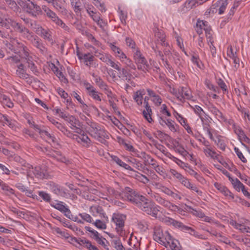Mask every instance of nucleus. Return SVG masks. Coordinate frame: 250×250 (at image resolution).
Returning <instances> with one entry per match:
<instances>
[{
  "label": "nucleus",
  "mask_w": 250,
  "mask_h": 250,
  "mask_svg": "<svg viewBox=\"0 0 250 250\" xmlns=\"http://www.w3.org/2000/svg\"><path fill=\"white\" fill-rule=\"evenodd\" d=\"M143 211L156 218L159 211V207L151 203L148 199L142 195L135 205Z\"/></svg>",
  "instance_id": "f257e3e1"
},
{
  "label": "nucleus",
  "mask_w": 250,
  "mask_h": 250,
  "mask_svg": "<svg viewBox=\"0 0 250 250\" xmlns=\"http://www.w3.org/2000/svg\"><path fill=\"white\" fill-rule=\"evenodd\" d=\"M142 195L129 187H125L118 195V197L136 205Z\"/></svg>",
  "instance_id": "f03ea898"
},
{
  "label": "nucleus",
  "mask_w": 250,
  "mask_h": 250,
  "mask_svg": "<svg viewBox=\"0 0 250 250\" xmlns=\"http://www.w3.org/2000/svg\"><path fill=\"white\" fill-rule=\"evenodd\" d=\"M90 128L89 132L90 135L95 139L103 143L104 138H108V133L102 128L98 124L95 123H91L89 125Z\"/></svg>",
  "instance_id": "7ed1b4c3"
},
{
  "label": "nucleus",
  "mask_w": 250,
  "mask_h": 250,
  "mask_svg": "<svg viewBox=\"0 0 250 250\" xmlns=\"http://www.w3.org/2000/svg\"><path fill=\"white\" fill-rule=\"evenodd\" d=\"M43 10L46 14V16L49 18L54 23L58 26H60L64 31L69 32L70 28L67 26L59 17L56 13L49 9L48 7L44 6L42 8Z\"/></svg>",
  "instance_id": "20e7f679"
},
{
  "label": "nucleus",
  "mask_w": 250,
  "mask_h": 250,
  "mask_svg": "<svg viewBox=\"0 0 250 250\" xmlns=\"http://www.w3.org/2000/svg\"><path fill=\"white\" fill-rule=\"evenodd\" d=\"M42 151L49 157L52 158L53 160L58 162L66 163V159L62 155V153L59 151L55 150L51 148H44Z\"/></svg>",
  "instance_id": "39448f33"
},
{
  "label": "nucleus",
  "mask_w": 250,
  "mask_h": 250,
  "mask_svg": "<svg viewBox=\"0 0 250 250\" xmlns=\"http://www.w3.org/2000/svg\"><path fill=\"white\" fill-rule=\"evenodd\" d=\"M51 206L59 210L68 218L73 219L72 215L70 210L68 207L65 205L61 201H55L51 204Z\"/></svg>",
  "instance_id": "423d86ee"
},
{
  "label": "nucleus",
  "mask_w": 250,
  "mask_h": 250,
  "mask_svg": "<svg viewBox=\"0 0 250 250\" xmlns=\"http://www.w3.org/2000/svg\"><path fill=\"white\" fill-rule=\"evenodd\" d=\"M134 53V59L136 63L137 64V68L139 70L144 71L145 69H146V65L147 62L146 61L139 50L136 49Z\"/></svg>",
  "instance_id": "0eeeda50"
},
{
  "label": "nucleus",
  "mask_w": 250,
  "mask_h": 250,
  "mask_svg": "<svg viewBox=\"0 0 250 250\" xmlns=\"http://www.w3.org/2000/svg\"><path fill=\"white\" fill-rule=\"evenodd\" d=\"M24 9L27 13L34 17H36L42 13L40 7L32 1L26 3L24 5Z\"/></svg>",
  "instance_id": "6e6552de"
},
{
  "label": "nucleus",
  "mask_w": 250,
  "mask_h": 250,
  "mask_svg": "<svg viewBox=\"0 0 250 250\" xmlns=\"http://www.w3.org/2000/svg\"><path fill=\"white\" fill-rule=\"evenodd\" d=\"M125 215L120 214H114L112 218V221L116 224V229L117 232L120 234L125 226Z\"/></svg>",
  "instance_id": "1a4fd4ad"
},
{
  "label": "nucleus",
  "mask_w": 250,
  "mask_h": 250,
  "mask_svg": "<svg viewBox=\"0 0 250 250\" xmlns=\"http://www.w3.org/2000/svg\"><path fill=\"white\" fill-rule=\"evenodd\" d=\"M154 199L160 205L170 209L172 211H176L178 209V207L169 201L162 198L159 195H154Z\"/></svg>",
  "instance_id": "9d476101"
},
{
  "label": "nucleus",
  "mask_w": 250,
  "mask_h": 250,
  "mask_svg": "<svg viewBox=\"0 0 250 250\" xmlns=\"http://www.w3.org/2000/svg\"><path fill=\"white\" fill-rule=\"evenodd\" d=\"M154 199L160 205L170 209L172 211H176L178 209V207L169 201L162 198L159 195H154Z\"/></svg>",
  "instance_id": "9b49d317"
},
{
  "label": "nucleus",
  "mask_w": 250,
  "mask_h": 250,
  "mask_svg": "<svg viewBox=\"0 0 250 250\" xmlns=\"http://www.w3.org/2000/svg\"><path fill=\"white\" fill-rule=\"evenodd\" d=\"M175 95L180 101H183L185 99L189 100L192 97L191 90L187 87L179 88L178 93H176Z\"/></svg>",
  "instance_id": "f8f14e48"
},
{
  "label": "nucleus",
  "mask_w": 250,
  "mask_h": 250,
  "mask_svg": "<svg viewBox=\"0 0 250 250\" xmlns=\"http://www.w3.org/2000/svg\"><path fill=\"white\" fill-rule=\"evenodd\" d=\"M37 33L39 34L43 39L53 43L52 38V33L48 28H43L42 26L38 27L36 30Z\"/></svg>",
  "instance_id": "ddd939ff"
},
{
  "label": "nucleus",
  "mask_w": 250,
  "mask_h": 250,
  "mask_svg": "<svg viewBox=\"0 0 250 250\" xmlns=\"http://www.w3.org/2000/svg\"><path fill=\"white\" fill-rule=\"evenodd\" d=\"M15 30L20 33H22L24 36H26L28 39L33 38L29 30L24 26H22L21 23L16 21L14 26L13 27Z\"/></svg>",
  "instance_id": "4468645a"
},
{
  "label": "nucleus",
  "mask_w": 250,
  "mask_h": 250,
  "mask_svg": "<svg viewBox=\"0 0 250 250\" xmlns=\"http://www.w3.org/2000/svg\"><path fill=\"white\" fill-rule=\"evenodd\" d=\"M162 191L167 195L171 196L175 200L181 199V193L175 189H171L167 187H163Z\"/></svg>",
  "instance_id": "2eb2a0df"
},
{
  "label": "nucleus",
  "mask_w": 250,
  "mask_h": 250,
  "mask_svg": "<svg viewBox=\"0 0 250 250\" xmlns=\"http://www.w3.org/2000/svg\"><path fill=\"white\" fill-rule=\"evenodd\" d=\"M18 44L19 47L21 48L19 52L20 53V56L21 59L24 60V61L27 58H29L32 56L31 53L30 52L28 48L25 45L22 44L20 43L19 42H17Z\"/></svg>",
  "instance_id": "dca6fc26"
},
{
  "label": "nucleus",
  "mask_w": 250,
  "mask_h": 250,
  "mask_svg": "<svg viewBox=\"0 0 250 250\" xmlns=\"http://www.w3.org/2000/svg\"><path fill=\"white\" fill-rule=\"evenodd\" d=\"M214 186L225 196L229 197L231 199L234 198L233 194L226 187L217 182H215L214 184Z\"/></svg>",
  "instance_id": "f3484780"
},
{
  "label": "nucleus",
  "mask_w": 250,
  "mask_h": 250,
  "mask_svg": "<svg viewBox=\"0 0 250 250\" xmlns=\"http://www.w3.org/2000/svg\"><path fill=\"white\" fill-rule=\"evenodd\" d=\"M31 167V170L30 171L33 173L35 177L39 179H43L46 176V170L40 167H36L34 168Z\"/></svg>",
  "instance_id": "a211bd4d"
},
{
  "label": "nucleus",
  "mask_w": 250,
  "mask_h": 250,
  "mask_svg": "<svg viewBox=\"0 0 250 250\" xmlns=\"http://www.w3.org/2000/svg\"><path fill=\"white\" fill-rule=\"evenodd\" d=\"M16 21L11 19L8 15L4 16V19L0 21V25L5 27L6 29H9L10 26L12 27L14 26Z\"/></svg>",
  "instance_id": "6ab92c4d"
},
{
  "label": "nucleus",
  "mask_w": 250,
  "mask_h": 250,
  "mask_svg": "<svg viewBox=\"0 0 250 250\" xmlns=\"http://www.w3.org/2000/svg\"><path fill=\"white\" fill-rule=\"evenodd\" d=\"M90 212L94 217L102 218L104 216V210L100 206H92L90 208Z\"/></svg>",
  "instance_id": "aec40b11"
},
{
  "label": "nucleus",
  "mask_w": 250,
  "mask_h": 250,
  "mask_svg": "<svg viewBox=\"0 0 250 250\" xmlns=\"http://www.w3.org/2000/svg\"><path fill=\"white\" fill-rule=\"evenodd\" d=\"M145 94V89H140L137 90L133 96V99L137 104L141 105L143 103V96Z\"/></svg>",
  "instance_id": "412c9836"
},
{
  "label": "nucleus",
  "mask_w": 250,
  "mask_h": 250,
  "mask_svg": "<svg viewBox=\"0 0 250 250\" xmlns=\"http://www.w3.org/2000/svg\"><path fill=\"white\" fill-rule=\"evenodd\" d=\"M228 4V0H220L213 5L218 8V14L221 15L224 13Z\"/></svg>",
  "instance_id": "4be33fe9"
},
{
  "label": "nucleus",
  "mask_w": 250,
  "mask_h": 250,
  "mask_svg": "<svg viewBox=\"0 0 250 250\" xmlns=\"http://www.w3.org/2000/svg\"><path fill=\"white\" fill-rule=\"evenodd\" d=\"M110 48L111 50L114 52L115 55L119 58L121 61L124 58H125L126 55L122 51V50L118 46L114 44H111Z\"/></svg>",
  "instance_id": "5701e85b"
},
{
  "label": "nucleus",
  "mask_w": 250,
  "mask_h": 250,
  "mask_svg": "<svg viewBox=\"0 0 250 250\" xmlns=\"http://www.w3.org/2000/svg\"><path fill=\"white\" fill-rule=\"evenodd\" d=\"M120 74L121 75L122 79L127 83H129L131 81L132 78H134V77L130 73L129 71L125 68H122L120 71Z\"/></svg>",
  "instance_id": "b1692460"
},
{
  "label": "nucleus",
  "mask_w": 250,
  "mask_h": 250,
  "mask_svg": "<svg viewBox=\"0 0 250 250\" xmlns=\"http://www.w3.org/2000/svg\"><path fill=\"white\" fill-rule=\"evenodd\" d=\"M65 120L71 125L72 129L76 126H81L80 121L73 116L69 115Z\"/></svg>",
  "instance_id": "393cba45"
},
{
  "label": "nucleus",
  "mask_w": 250,
  "mask_h": 250,
  "mask_svg": "<svg viewBox=\"0 0 250 250\" xmlns=\"http://www.w3.org/2000/svg\"><path fill=\"white\" fill-rule=\"evenodd\" d=\"M157 30V31L155 32V36L157 39L158 41L160 42V43L162 46H168V43L165 42V35L163 32L160 31L158 29Z\"/></svg>",
  "instance_id": "a878e982"
},
{
  "label": "nucleus",
  "mask_w": 250,
  "mask_h": 250,
  "mask_svg": "<svg viewBox=\"0 0 250 250\" xmlns=\"http://www.w3.org/2000/svg\"><path fill=\"white\" fill-rule=\"evenodd\" d=\"M145 106L146 109H145L143 112L144 117L149 123H151L153 121V120L151 117L152 113L150 106L149 104L147 105H145Z\"/></svg>",
  "instance_id": "bb28decb"
},
{
  "label": "nucleus",
  "mask_w": 250,
  "mask_h": 250,
  "mask_svg": "<svg viewBox=\"0 0 250 250\" xmlns=\"http://www.w3.org/2000/svg\"><path fill=\"white\" fill-rule=\"evenodd\" d=\"M70 1L75 12L77 13H81L83 5L80 0H70Z\"/></svg>",
  "instance_id": "cd10ccee"
},
{
  "label": "nucleus",
  "mask_w": 250,
  "mask_h": 250,
  "mask_svg": "<svg viewBox=\"0 0 250 250\" xmlns=\"http://www.w3.org/2000/svg\"><path fill=\"white\" fill-rule=\"evenodd\" d=\"M18 69L16 71V74L21 78L27 79L28 75L26 73L24 69V65L21 63L18 66Z\"/></svg>",
  "instance_id": "c85d7f7f"
},
{
  "label": "nucleus",
  "mask_w": 250,
  "mask_h": 250,
  "mask_svg": "<svg viewBox=\"0 0 250 250\" xmlns=\"http://www.w3.org/2000/svg\"><path fill=\"white\" fill-rule=\"evenodd\" d=\"M207 38L208 41V45L209 46L210 51L213 56H215L216 53V48L214 46L213 43V41L211 33H208V35H207Z\"/></svg>",
  "instance_id": "c756f323"
},
{
  "label": "nucleus",
  "mask_w": 250,
  "mask_h": 250,
  "mask_svg": "<svg viewBox=\"0 0 250 250\" xmlns=\"http://www.w3.org/2000/svg\"><path fill=\"white\" fill-rule=\"evenodd\" d=\"M32 44L38 48L42 53H43L45 50V48L42 45V43L39 41L38 38L37 37L36 38H33L31 40Z\"/></svg>",
  "instance_id": "7c9ffc66"
},
{
  "label": "nucleus",
  "mask_w": 250,
  "mask_h": 250,
  "mask_svg": "<svg viewBox=\"0 0 250 250\" xmlns=\"http://www.w3.org/2000/svg\"><path fill=\"white\" fill-rule=\"evenodd\" d=\"M208 22L207 21H198L196 24V27L202 28L205 32L207 35H208V33H210L211 30L209 27L208 26Z\"/></svg>",
  "instance_id": "2f4dec72"
},
{
  "label": "nucleus",
  "mask_w": 250,
  "mask_h": 250,
  "mask_svg": "<svg viewBox=\"0 0 250 250\" xmlns=\"http://www.w3.org/2000/svg\"><path fill=\"white\" fill-rule=\"evenodd\" d=\"M111 158L112 159V160L114 161L120 166L124 168H125V169H127V170H132L131 167L129 165L125 164V163L123 162L118 157H117L116 156H111Z\"/></svg>",
  "instance_id": "473e14b6"
},
{
  "label": "nucleus",
  "mask_w": 250,
  "mask_h": 250,
  "mask_svg": "<svg viewBox=\"0 0 250 250\" xmlns=\"http://www.w3.org/2000/svg\"><path fill=\"white\" fill-rule=\"evenodd\" d=\"M0 100L2 104L9 108L14 106V104L11 100L6 95L1 94L0 96Z\"/></svg>",
  "instance_id": "72a5a7b5"
},
{
  "label": "nucleus",
  "mask_w": 250,
  "mask_h": 250,
  "mask_svg": "<svg viewBox=\"0 0 250 250\" xmlns=\"http://www.w3.org/2000/svg\"><path fill=\"white\" fill-rule=\"evenodd\" d=\"M87 94L90 97L95 101L101 102L102 100L100 95H102V94L98 92L95 88L89 91Z\"/></svg>",
  "instance_id": "f704fd0d"
},
{
  "label": "nucleus",
  "mask_w": 250,
  "mask_h": 250,
  "mask_svg": "<svg viewBox=\"0 0 250 250\" xmlns=\"http://www.w3.org/2000/svg\"><path fill=\"white\" fill-rule=\"evenodd\" d=\"M83 57H80V59H83L85 65L87 66H90L91 62L93 61L94 57L90 53L82 54Z\"/></svg>",
  "instance_id": "c9c22d12"
},
{
  "label": "nucleus",
  "mask_w": 250,
  "mask_h": 250,
  "mask_svg": "<svg viewBox=\"0 0 250 250\" xmlns=\"http://www.w3.org/2000/svg\"><path fill=\"white\" fill-rule=\"evenodd\" d=\"M210 111L215 116L216 118L220 119L224 121L226 120L222 112L215 106L210 107Z\"/></svg>",
  "instance_id": "e433bc0d"
},
{
  "label": "nucleus",
  "mask_w": 250,
  "mask_h": 250,
  "mask_svg": "<svg viewBox=\"0 0 250 250\" xmlns=\"http://www.w3.org/2000/svg\"><path fill=\"white\" fill-rule=\"evenodd\" d=\"M92 76L95 77V83L96 84L100 87V89L103 90L105 89L108 86L107 84L99 76H95L94 74H93Z\"/></svg>",
  "instance_id": "4c0bfd02"
},
{
  "label": "nucleus",
  "mask_w": 250,
  "mask_h": 250,
  "mask_svg": "<svg viewBox=\"0 0 250 250\" xmlns=\"http://www.w3.org/2000/svg\"><path fill=\"white\" fill-rule=\"evenodd\" d=\"M232 127L234 132L240 138H241L242 137H245L247 139V136L246 135L244 131L240 126H237L234 124H233Z\"/></svg>",
  "instance_id": "58836bf2"
},
{
  "label": "nucleus",
  "mask_w": 250,
  "mask_h": 250,
  "mask_svg": "<svg viewBox=\"0 0 250 250\" xmlns=\"http://www.w3.org/2000/svg\"><path fill=\"white\" fill-rule=\"evenodd\" d=\"M79 143L82 144L83 146H88L90 143V140L88 138V137L84 134L83 132L82 134L80 135V139Z\"/></svg>",
  "instance_id": "ea45409f"
},
{
  "label": "nucleus",
  "mask_w": 250,
  "mask_h": 250,
  "mask_svg": "<svg viewBox=\"0 0 250 250\" xmlns=\"http://www.w3.org/2000/svg\"><path fill=\"white\" fill-rule=\"evenodd\" d=\"M112 246L116 250H125V248L123 247L120 240L119 239H113L111 241Z\"/></svg>",
  "instance_id": "a19ab883"
},
{
  "label": "nucleus",
  "mask_w": 250,
  "mask_h": 250,
  "mask_svg": "<svg viewBox=\"0 0 250 250\" xmlns=\"http://www.w3.org/2000/svg\"><path fill=\"white\" fill-rule=\"evenodd\" d=\"M25 62L28 63V67L31 70L32 72H33L34 73L38 72L36 67L35 66V63L33 62V58L32 56L29 57V58H28L27 59L25 60Z\"/></svg>",
  "instance_id": "79ce46f5"
},
{
  "label": "nucleus",
  "mask_w": 250,
  "mask_h": 250,
  "mask_svg": "<svg viewBox=\"0 0 250 250\" xmlns=\"http://www.w3.org/2000/svg\"><path fill=\"white\" fill-rule=\"evenodd\" d=\"M60 0H57L56 2H54V7L61 14L65 15L67 14V10L62 5L58 3Z\"/></svg>",
  "instance_id": "37998d69"
},
{
  "label": "nucleus",
  "mask_w": 250,
  "mask_h": 250,
  "mask_svg": "<svg viewBox=\"0 0 250 250\" xmlns=\"http://www.w3.org/2000/svg\"><path fill=\"white\" fill-rule=\"evenodd\" d=\"M215 143L222 150L224 151L226 149V144L224 141L221 138L220 136H217L215 140H214Z\"/></svg>",
  "instance_id": "c03bdc74"
},
{
  "label": "nucleus",
  "mask_w": 250,
  "mask_h": 250,
  "mask_svg": "<svg viewBox=\"0 0 250 250\" xmlns=\"http://www.w3.org/2000/svg\"><path fill=\"white\" fill-rule=\"evenodd\" d=\"M154 239L160 244H165L166 241H164V237L159 231H155L154 234Z\"/></svg>",
  "instance_id": "a18cd8bd"
},
{
  "label": "nucleus",
  "mask_w": 250,
  "mask_h": 250,
  "mask_svg": "<svg viewBox=\"0 0 250 250\" xmlns=\"http://www.w3.org/2000/svg\"><path fill=\"white\" fill-rule=\"evenodd\" d=\"M121 61L124 63L127 67H128L133 70L136 69L135 65L133 63L132 61L126 56H125V58H124Z\"/></svg>",
  "instance_id": "49530a36"
},
{
  "label": "nucleus",
  "mask_w": 250,
  "mask_h": 250,
  "mask_svg": "<svg viewBox=\"0 0 250 250\" xmlns=\"http://www.w3.org/2000/svg\"><path fill=\"white\" fill-rule=\"evenodd\" d=\"M5 2L8 5L9 7L14 11H17L19 7L16 2L13 0H4Z\"/></svg>",
  "instance_id": "de8ad7c7"
},
{
  "label": "nucleus",
  "mask_w": 250,
  "mask_h": 250,
  "mask_svg": "<svg viewBox=\"0 0 250 250\" xmlns=\"http://www.w3.org/2000/svg\"><path fill=\"white\" fill-rule=\"evenodd\" d=\"M135 178L141 182L146 184L149 182V179L145 175H144L140 173L136 172L135 175Z\"/></svg>",
  "instance_id": "09e8293b"
},
{
  "label": "nucleus",
  "mask_w": 250,
  "mask_h": 250,
  "mask_svg": "<svg viewBox=\"0 0 250 250\" xmlns=\"http://www.w3.org/2000/svg\"><path fill=\"white\" fill-rule=\"evenodd\" d=\"M169 172L173 176L178 179L180 182L184 178L181 173L174 169H170Z\"/></svg>",
  "instance_id": "8fccbe9b"
},
{
  "label": "nucleus",
  "mask_w": 250,
  "mask_h": 250,
  "mask_svg": "<svg viewBox=\"0 0 250 250\" xmlns=\"http://www.w3.org/2000/svg\"><path fill=\"white\" fill-rule=\"evenodd\" d=\"M172 159L181 168L186 170V168L188 167V164L184 163L179 159L173 156Z\"/></svg>",
  "instance_id": "3c124183"
},
{
  "label": "nucleus",
  "mask_w": 250,
  "mask_h": 250,
  "mask_svg": "<svg viewBox=\"0 0 250 250\" xmlns=\"http://www.w3.org/2000/svg\"><path fill=\"white\" fill-rule=\"evenodd\" d=\"M170 242V243L168 245V246L172 250H180V246L177 240H173Z\"/></svg>",
  "instance_id": "603ef678"
},
{
  "label": "nucleus",
  "mask_w": 250,
  "mask_h": 250,
  "mask_svg": "<svg viewBox=\"0 0 250 250\" xmlns=\"http://www.w3.org/2000/svg\"><path fill=\"white\" fill-rule=\"evenodd\" d=\"M204 151L207 156H210L214 159H217L216 153L214 151H212L210 149L207 148L205 149Z\"/></svg>",
  "instance_id": "864d4df0"
},
{
  "label": "nucleus",
  "mask_w": 250,
  "mask_h": 250,
  "mask_svg": "<svg viewBox=\"0 0 250 250\" xmlns=\"http://www.w3.org/2000/svg\"><path fill=\"white\" fill-rule=\"evenodd\" d=\"M196 4V0H187L184 4V7L187 9H190L193 8Z\"/></svg>",
  "instance_id": "5fc2aeb1"
},
{
  "label": "nucleus",
  "mask_w": 250,
  "mask_h": 250,
  "mask_svg": "<svg viewBox=\"0 0 250 250\" xmlns=\"http://www.w3.org/2000/svg\"><path fill=\"white\" fill-rule=\"evenodd\" d=\"M165 47L166 48L163 50L164 56H165L166 58H167V60H171L173 58V55L170 50V47L168 44V46Z\"/></svg>",
  "instance_id": "6e6d98bb"
},
{
  "label": "nucleus",
  "mask_w": 250,
  "mask_h": 250,
  "mask_svg": "<svg viewBox=\"0 0 250 250\" xmlns=\"http://www.w3.org/2000/svg\"><path fill=\"white\" fill-rule=\"evenodd\" d=\"M53 111L55 112L56 114L59 115V116L60 117L63 119L64 120H65V119L69 115V114L64 112L63 111H62V109L60 108H55L53 110Z\"/></svg>",
  "instance_id": "4d7b16f0"
},
{
  "label": "nucleus",
  "mask_w": 250,
  "mask_h": 250,
  "mask_svg": "<svg viewBox=\"0 0 250 250\" xmlns=\"http://www.w3.org/2000/svg\"><path fill=\"white\" fill-rule=\"evenodd\" d=\"M89 243L90 241L84 238L83 239L79 238L77 245L79 246L78 248H80V246H83L87 248L88 246L87 244Z\"/></svg>",
  "instance_id": "13d9d810"
},
{
  "label": "nucleus",
  "mask_w": 250,
  "mask_h": 250,
  "mask_svg": "<svg viewBox=\"0 0 250 250\" xmlns=\"http://www.w3.org/2000/svg\"><path fill=\"white\" fill-rule=\"evenodd\" d=\"M166 125L172 131L174 132L177 131V126L174 124V122H173L172 120L167 119Z\"/></svg>",
  "instance_id": "bf43d9fd"
},
{
  "label": "nucleus",
  "mask_w": 250,
  "mask_h": 250,
  "mask_svg": "<svg viewBox=\"0 0 250 250\" xmlns=\"http://www.w3.org/2000/svg\"><path fill=\"white\" fill-rule=\"evenodd\" d=\"M233 186L234 188L238 191H239L240 189L242 190L245 188L244 185L237 178L235 179V183Z\"/></svg>",
  "instance_id": "052dcab7"
},
{
  "label": "nucleus",
  "mask_w": 250,
  "mask_h": 250,
  "mask_svg": "<svg viewBox=\"0 0 250 250\" xmlns=\"http://www.w3.org/2000/svg\"><path fill=\"white\" fill-rule=\"evenodd\" d=\"M96 241L99 244L102 245L105 249L106 250H109L108 245H107L108 244V242L106 239H103L102 238H98V240H97Z\"/></svg>",
  "instance_id": "680f3d73"
},
{
  "label": "nucleus",
  "mask_w": 250,
  "mask_h": 250,
  "mask_svg": "<svg viewBox=\"0 0 250 250\" xmlns=\"http://www.w3.org/2000/svg\"><path fill=\"white\" fill-rule=\"evenodd\" d=\"M79 216L85 221L88 222V223H91L92 221V219L91 216L86 213H80Z\"/></svg>",
  "instance_id": "e2e57ef3"
},
{
  "label": "nucleus",
  "mask_w": 250,
  "mask_h": 250,
  "mask_svg": "<svg viewBox=\"0 0 250 250\" xmlns=\"http://www.w3.org/2000/svg\"><path fill=\"white\" fill-rule=\"evenodd\" d=\"M39 195L46 202H49L51 201V197L49 194L44 191H39Z\"/></svg>",
  "instance_id": "0e129e2a"
},
{
  "label": "nucleus",
  "mask_w": 250,
  "mask_h": 250,
  "mask_svg": "<svg viewBox=\"0 0 250 250\" xmlns=\"http://www.w3.org/2000/svg\"><path fill=\"white\" fill-rule=\"evenodd\" d=\"M103 90L104 91V92L106 94L109 99L113 100L115 98V95L113 94L108 86L105 87V89H103Z\"/></svg>",
  "instance_id": "69168bd1"
},
{
  "label": "nucleus",
  "mask_w": 250,
  "mask_h": 250,
  "mask_svg": "<svg viewBox=\"0 0 250 250\" xmlns=\"http://www.w3.org/2000/svg\"><path fill=\"white\" fill-rule=\"evenodd\" d=\"M94 225L98 229H105L106 226L105 224L102 222L100 219H97L94 223Z\"/></svg>",
  "instance_id": "338daca9"
},
{
  "label": "nucleus",
  "mask_w": 250,
  "mask_h": 250,
  "mask_svg": "<svg viewBox=\"0 0 250 250\" xmlns=\"http://www.w3.org/2000/svg\"><path fill=\"white\" fill-rule=\"evenodd\" d=\"M151 100L157 106H160L162 103L161 98L157 94H156L153 98H151Z\"/></svg>",
  "instance_id": "774afa93"
}]
</instances>
